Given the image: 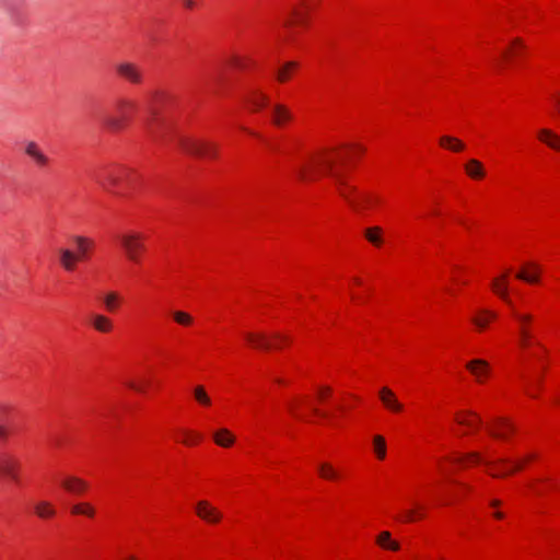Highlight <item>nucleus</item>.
<instances>
[{"label": "nucleus", "mask_w": 560, "mask_h": 560, "mask_svg": "<svg viewBox=\"0 0 560 560\" xmlns=\"http://www.w3.org/2000/svg\"><path fill=\"white\" fill-rule=\"evenodd\" d=\"M335 160L328 154H319L312 158L308 164L301 165L296 171L298 177L301 180H312L315 178L316 172H323L334 177L339 195L347 200L353 210L361 212L370 208L374 198L366 194H360L357 196L354 187L349 186L343 177L334 171Z\"/></svg>", "instance_id": "nucleus-1"}, {"label": "nucleus", "mask_w": 560, "mask_h": 560, "mask_svg": "<svg viewBox=\"0 0 560 560\" xmlns=\"http://www.w3.org/2000/svg\"><path fill=\"white\" fill-rule=\"evenodd\" d=\"M114 108L117 116L107 117L105 125L113 130H119L130 120L138 108V104L132 98L120 96L115 101Z\"/></svg>", "instance_id": "nucleus-2"}, {"label": "nucleus", "mask_w": 560, "mask_h": 560, "mask_svg": "<svg viewBox=\"0 0 560 560\" xmlns=\"http://www.w3.org/2000/svg\"><path fill=\"white\" fill-rule=\"evenodd\" d=\"M118 241L127 259L139 262L141 254L145 250L144 236L139 232L129 231L120 234Z\"/></svg>", "instance_id": "nucleus-3"}, {"label": "nucleus", "mask_w": 560, "mask_h": 560, "mask_svg": "<svg viewBox=\"0 0 560 560\" xmlns=\"http://www.w3.org/2000/svg\"><path fill=\"white\" fill-rule=\"evenodd\" d=\"M179 145L186 153L191 155L202 158H214L217 155L215 144L208 141L182 138L179 139Z\"/></svg>", "instance_id": "nucleus-4"}, {"label": "nucleus", "mask_w": 560, "mask_h": 560, "mask_svg": "<svg viewBox=\"0 0 560 560\" xmlns=\"http://www.w3.org/2000/svg\"><path fill=\"white\" fill-rule=\"evenodd\" d=\"M118 77L133 85L142 84L144 74L142 68L131 61H120L115 66Z\"/></svg>", "instance_id": "nucleus-5"}, {"label": "nucleus", "mask_w": 560, "mask_h": 560, "mask_svg": "<svg viewBox=\"0 0 560 560\" xmlns=\"http://www.w3.org/2000/svg\"><path fill=\"white\" fill-rule=\"evenodd\" d=\"M19 459L12 453H0V478L10 479L11 481L19 483Z\"/></svg>", "instance_id": "nucleus-6"}, {"label": "nucleus", "mask_w": 560, "mask_h": 560, "mask_svg": "<svg viewBox=\"0 0 560 560\" xmlns=\"http://www.w3.org/2000/svg\"><path fill=\"white\" fill-rule=\"evenodd\" d=\"M512 314L518 325L520 343L521 346L526 347L532 338L528 326L533 322V315L527 313H520L515 308L512 310Z\"/></svg>", "instance_id": "nucleus-7"}, {"label": "nucleus", "mask_w": 560, "mask_h": 560, "mask_svg": "<svg viewBox=\"0 0 560 560\" xmlns=\"http://www.w3.org/2000/svg\"><path fill=\"white\" fill-rule=\"evenodd\" d=\"M196 513L201 520L208 523H218L222 518V513L206 500L197 502Z\"/></svg>", "instance_id": "nucleus-8"}, {"label": "nucleus", "mask_w": 560, "mask_h": 560, "mask_svg": "<svg viewBox=\"0 0 560 560\" xmlns=\"http://www.w3.org/2000/svg\"><path fill=\"white\" fill-rule=\"evenodd\" d=\"M508 276L503 275L499 278H494L491 283V288L493 292L501 298L510 307L511 310L515 308L513 305L512 300L509 296V289H508Z\"/></svg>", "instance_id": "nucleus-9"}, {"label": "nucleus", "mask_w": 560, "mask_h": 560, "mask_svg": "<svg viewBox=\"0 0 560 560\" xmlns=\"http://www.w3.org/2000/svg\"><path fill=\"white\" fill-rule=\"evenodd\" d=\"M378 396L385 408L388 410L394 412H400L402 410V404L399 402L394 392L388 387L381 388Z\"/></svg>", "instance_id": "nucleus-10"}, {"label": "nucleus", "mask_w": 560, "mask_h": 560, "mask_svg": "<svg viewBox=\"0 0 560 560\" xmlns=\"http://www.w3.org/2000/svg\"><path fill=\"white\" fill-rule=\"evenodd\" d=\"M62 488L72 494H82L86 491L89 485L85 480L75 477L68 476L61 480Z\"/></svg>", "instance_id": "nucleus-11"}, {"label": "nucleus", "mask_w": 560, "mask_h": 560, "mask_svg": "<svg viewBox=\"0 0 560 560\" xmlns=\"http://www.w3.org/2000/svg\"><path fill=\"white\" fill-rule=\"evenodd\" d=\"M24 150L25 154L28 155L38 166H45L48 164V156L39 149L36 142H26Z\"/></svg>", "instance_id": "nucleus-12"}, {"label": "nucleus", "mask_w": 560, "mask_h": 560, "mask_svg": "<svg viewBox=\"0 0 560 560\" xmlns=\"http://www.w3.org/2000/svg\"><path fill=\"white\" fill-rule=\"evenodd\" d=\"M466 368L476 377L478 382H482V378L489 374L490 368L487 361L481 359H475L466 364Z\"/></svg>", "instance_id": "nucleus-13"}, {"label": "nucleus", "mask_w": 560, "mask_h": 560, "mask_svg": "<svg viewBox=\"0 0 560 560\" xmlns=\"http://www.w3.org/2000/svg\"><path fill=\"white\" fill-rule=\"evenodd\" d=\"M540 267L535 262H529L516 273V278L528 283H537L539 281Z\"/></svg>", "instance_id": "nucleus-14"}, {"label": "nucleus", "mask_w": 560, "mask_h": 560, "mask_svg": "<svg viewBox=\"0 0 560 560\" xmlns=\"http://www.w3.org/2000/svg\"><path fill=\"white\" fill-rule=\"evenodd\" d=\"M90 322L92 327L102 334L112 331L114 327L112 319L103 314H93Z\"/></svg>", "instance_id": "nucleus-15"}, {"label": "nucleus", "mask_w": 560, "mask_h": 560, "mask_svg": "<svg viewBox=\"0 0 560 560\" xmlns=\"http://www.w3.org/2000/svg\"><path fill=\"white\" fill-rule=\"evenodd\" d=\"M59 255H60V265L62 266V268L66 271H73L75 268L77 261L80 260V256L68 248H60Z\"/></svg>", "instance_id": "nucleus-16"}, {"label": "nucleus", "mask_w": 560, "mask_h": 560, "mask_svg": "<svg viewBox=\"0 0 560 560\" xmlns=\"http://www.w3.org/2000/svg\"><path fill=\"white\" fill-rule=\"evenodd\" d=\"M538 139L553 150L560 151V137L550 129L538 130Z\"/></svg>", "instance_id": "nucleus-17"}, {"label": "nucleus", "mask_w": 560, "mask_h": 560, "mask_svg": "<svg viewBox=\"0 0 560 560\" xmlns=\"http://www.w3.org/2000/svg\"><path fill=\"white\" fill-rule=\"evenodd\" d=\"M245 339L256 349H270L271 343L268 337L262 332H245Z\"/></svg>", "instance_id": "nucleus-18"}, {"label": "nucleus", "mask_w": 560, "mask_h": 560, "mask_svg": "<svg viewBox=\"0 0 560 560\" xmlns=\"http://www.w3.org/2000/svg\"><path fill=\"white\" fill-rule=\"evenodd\" d=\"M292 119L291 112L282 104H276L272 107V122L280 127L285 121H289Z\"/></svg>", "instance_id": "nucleus-19"}, {"label": "nucleus", "mask_w": 560, "mask_h": 560, "mask_svg": "<svg viewBox=\"0 0 560 560\" xmlns=\"http://www.w3.org/2000/svg\"><path fill=\"white\" fill-rule=\"evenodd\" d=\"M34 512L42 520L50 518L56 515L54 505L45 500H40L34 503Z\"/></svg>", "instance_id": "nucleus-20"}, {"label": "nucleus", "mask_w": 560, "mask_h": 560, "mask_svg": "<svg viewBox=\"0 0 560 560\" xmlns=\"http://www.w3.org/2000/svg\"><path fill=\"white\" fill-rule=\"evenodd\" d=\"M247 101L253 106L254 110H259L269 103V97L261 91L254 90L248 95Z\"/></svg>", "instance_id": "nucleus-21"}, {"label": "nucleus", "mask_w": 560, "mask_h": 560, "mask_svg": "<svg viewBox=\"0 0 560 560\" xmlns=\"http://www.w3.org/2000/svg\"><path fill=\"white\" fill-rule=\"evenodd\" d=\"M73 242L77 245L78 252L75 254L80 256V260L88 256L89 252L94 245L92 240L80 235L73 236Z\"/></svg>", "instance_id": "nucleus-22"}, {"label": "nucleus", "mask_w": 560, "mask_h": 560, "mask_svg": "<svg viewBox=\"0 0 560 560\" xmlns=\"http://www.w3.org/2000/svg\"><path fill=\"white\" fill-rule=\"evenodd\" d=\"M70 512L73 515H83L92 518L96 514V509L90 502H79L71 505Z\"/></svg>", "instance_id": "nucleus-23"}, {"label": "nucleus", "mask_w": 560, "mask_h": 560, "mask_svg": "<svg viewBox=\"0 0 560 560\" xmlns=\"http://www.w3.org/2000/svg\"><path fill=\"white\" fill-rule=\"evenodd\" d=\"M465 171L471 178L479 179L485 176V168L481 162L476 159H470L466 165Z\"/></svg>", "instance_id": "nucleus-24"}, {"label": "nucleus", "mask_w": 560, "mask_h": 560, "mask_svg": "<svg viewBox=\"0 0 560 560\" xmlns=\"http://www.w3.org/2000/svg\"><path fill=\"white\" fill-rule=\"evenodd\" d=\"M214 442L222 447H230L234 441V435L228 429H220L213 434Z\"/></svg>", "instance_id": "nucleus-25"}, {"label": "nucleus", "mask_w": 560, "mask_h": 560, "mask_svg": "<svg viewBox=\"0 0 560 560\" xmlns=\"http://www.w3.org/2000/svg\"><path fill=\"white\" fill-rule=\"evenodd\" d=\"M440 144L453 152H460L465 149V143L452 136H443L440 138Z\"/></svg>", "instance_id": "nucleus-26"}, {"label": "nucleus", "mask_w": 560, "mask_h": 560, "mask_svg": "<svg viewBox=\"0 0 560 560\" xmlns=\"http://www.w3.org/2000/svg\"><path fill=\"white\" fill-rule=\"evenodd\" d=\"M120 182V175L115 171H109L100 179V184L107 190H112Z\"/></svg>", "instance_id": "nucleus-27"}, {"label": "nucleus", "mask_w": 560, "mask_h": 560, "mask_svg": "<svg viewBox=\"0 0 560 560\" xmlns=\"http://www.w3.org/2000/svg\"><path fill=\"white\" fill-rule=\"evenodd\" d=\"M299 67L298 62L295 61H288L285 62L277 72V79L280 82H285L291 73Z\"/></svg>", "instance_id": "nucleus-28"}, {"label": "nucleus", "mask_w": 560, "mask_h": 560, "mask_svg": "<svg viewBox=\"0 0 560 560\" xmlns=\"http://www.w3.org/2000/svg\"><path fill=\"white\" fill-rule=\"evenodd\" d=\"M377 544L386 549L398 550L399 544L390 539V534L388 532H382L376 539Z\"/></svg>", "instance_id": "nucleus-29"}, {"label": "nucleus", "mask_w": 560, "mask_h": 560, "mask_svg": "<svg viewBox=\"0 0 560 560\" xmlns=\"http://www.w3.org/2000/svg\"><path fill=\"white\" fill-rule=\"evenodd\" d=\"M318 472L322 478L328 479V480H335L339 477L338 471L328 463L319 464Z\"/></svg>", "instance_id": "nucleus-30"}, {"label": "nucleus", "mask_w": 560, "mask_h": 560, "mask_svg": "<svg viewBox=\"0 0 560 560\" xmlns=\"http://www.w3.org/2000/svg\"><path fill=\"white\" fill-rule=\"evenodd\" d=\"M374 453L378 459H384L386 456V442L382 435L373 436Z\"/></svg>", "instance_id": "nucleus-31"}, {"label": "nucleus", "mask_w": 560, "mask_h": 560, "mask_svg": "<svg viewBox=\"0 0 560 560\" xmlns=\"http://www.w3.org/2000/svg\"><path fill=\"white\" fill-rule=\"evenodd\" d=\"M463 415L466 416V417H472L474 420H469V419H467L465 417H459L458 416V417H456V421L459 424H462V425L472 428V427L481 423L480 417L477 413H475V412H472L470 410L464 411Z\"/></svg>", "instance_id": "nucleus-32"}, {"label": "nucleus", "mask_w": 560, "mask_h": 560, "mask_svg": "<svg viewBox=\"0 0 560 560\" xmlns=\"http://www.w3.org/2000/svg\"><path fill=\"white\" fill-rule=\"evenodd\" d=\"M381 234H382V229L380 226L369 228L364 232L366 240L376 246H378L382 243Z\"/></svg>", "instance_id": "nucleus-33"}, {"label": "nucleus", "mask_w": 560, "mask_h": 560, "mask_svg": "<svg viewBox=\"0 0 560 560\" xmlns=\"http://www.w3.org/2000/svg\"><path fill=\"white\" fill-rule=\"evenodd\" d=\"M194 397L197 400V402H199L202 406L208 407L211 405V398L207 394L205 387L201 385H198L194 388Z\"/></svg>", "instance_id": "nucleus-34"}, {"label": "nucleus", "mask_w": 560, "mask_h": 560, "mask_svg": "<svg viewBox=\"0 0 560 560\" xmlns=\"http://www.w3.org/2000/svg\"><path fill=\"white\" fill-rule=\"evenodd\" d=\"M120 298L118 293L114 291L107 292L103 298V303L109 312H113L117 307Z\"/></svg>", "instance_id": "nucleus-35"}, {"label": "nucleus", "mask_w": 560, "mask_h": 560, "mask_svg": "<svg viewBox=\"0 0 560 560\" xmlns=\"http://www.w3.org/2000/svg\"><path fill=\"white\" fill-rule=\"evenodd\" d=\"M174 320L183 326H189L192 324V317L183 311H175L172 313Z\"/></svg>", "instance_id": "nucleus-36"}, {"label": "nucleus", "mask_w": 560, "mask_h": 560, "mask_svg": "<svg viewBox=\"0 0 560 560\" xmlns=\"http://www.w3.org/2000/svg\"><path fill=\"white\" fill-rule=\"evenodd\" d=\"M481 313H482V315H485L486 317L479 316V317H475V318H472V322H474V323H475V325H477L479 328H483V327H486V325H487V323H488V320H489V319H491V318H495V317H497L495 313H493V312H491V311H487V310H485V311H482Z\"/></svg>", "instance_id": "nucleus-37"}, {"label": "nucleus", "mask_w": 560, "mask_h": 560, "mask_svg": "<svg viewBox=\"0 0 560 560\" xmlns=\"http://www.w3.org/2000/svg\"><path fill=\"white\" fill-rule=\"evenodd\" d=\"M423 517V513L420 512V510H415V509H411V510H407L404 514V516L401 517V521L404 522H413L418 518H422Z\"/></svg>", "instance_id": "nucleus-38"}, {"label": "nucleus", "mask_w": 560, "mask_h": 560, "mask_svg": "<svg viewBox=\"0 0 560 560\" xmlns=\"http://www.w3.org/2000/svg\"><path fill=\"white\" fill-rule=\"evenodd\" d=\"M552 110L555 115H560V94L553 93L550 95Z\"/></svg>", "instance_id": "nucleus-39"}, {"label": "nucleus", "mask_w": 560, "mask_h": 560, "mask_svg": "<svg viewBox=\"0 0 560 560\" xmlns=\"http://www.w3.org/2000/svg\"><path fill=\"white\" fill-rule=\"evenodd\" d=\"M468 459H471L474 463H483L480 455L478 453H469L467 455ZM486 465H491V462H485Z\"/></svg>", "instance_id": "nucleus-40"}, {"label": "nucleus", "mask_w": 560, "mask_h": 560, "mask_svg": "<svg viewBox=\"0 0 560 560\" xmlns=\"http://www.w3.org/2000/svg\"><path fill=\"white\" fill-rule=\"evenodd\" d=\"M292 16L298 23L304 22V14L300 12L298 9L292 10Z\"/></svg>", "instance_id": "nucleus-41"}, {"label": "nucleus", "mask_w": 560, "mask_h": 560, "mask_svg": "<svg viewBox=\"0 0 560 560\" xmlns=\"http://www.w3.org/2000/svg\"><path fill=\"white\" fill-rule=\"evenodd\" d=\"M185 440L183 441L185 444H191L195 440H198L199 436L189 432H185Z\"/></svg>", "instance_id": "nucleus-42"}, {"label": "nucleus", "mask_w": 560, "mask_h": 560, "mask_svg": "<svg viewBox=\"0 0 560 560\" xmlns=\"http://www.w3.org/2000/svg\"><path fill=\"white\" fill-rule=\"evenodd\" d=\"M498 421H499V424H500V425H502V427L506 428L508 430H510V431H512V432H513V431H515L514 425H513V424H511V423H509L505 419H499Z\"/></svg>", "instance_id": "nucleus-43"}, {"label": "nucleus", "mask_w": 560, "mask_h": 560, "mask_svg": "<svg viewBox=\"0 0 560 560\" xmlns=\"http://www.w3.org/2000/svg\"><path fill=\"white\" fill-rule=\"evenodd\" d=\"M128 386L137 392H143L144 390V385H138L133 382H130L128 383Z\"/></svg>", "instance_id": "nucleus-44"}, {"label": "nucleus", "mask_w": 560, "mask_h": 560, "mask_svg": "<svg viewBox=\"0 0 560 560\" xmlns=\"http://www.w3.org/2000/svg\"><path fill=\"white\" fill-rule=\"evenodd\" d=\"M184 4L186 8L188 9H192L195 7V1L194 0H183Z\"/></svg>", "instance_id": "nucleus-45"}, {"label": "nucleus", "mask_w": 560, "mask_h": 560, "mask_svg": "<svg viewBox=\"0 0 560 560\" xmlns=\"http://www.w3.org/2000/svg\"><path fill=\"white\" fill-rule=\"evenodd\" d=\"M331 389L329 387H323L320 388L319 396L324 397L325 395L329 394Z\"/></svg>", "instance_id": "nucleus-46"}, {"label": "nucleus", "mask_w": 560, "mask_h": 560, "mask_svg": "<svg viewBox=\"0 0 560 560\" xmlns=\"http://www.w3.org/2000/svg\"><path fill=\"white\" fill-rule=\"evenodd\" d=\"M8 435V431L3 425H0V439H5Z\"/></svg>", "instance_id": "nucleus-47"}, {"label": "nucleus", "mask_w": 560, "mask_h": 560, "mask_svg": "<svg viewBox=\"0 0 560 560\" xmlns=\"http://www.w3.org/2000/svg\"><path fill=\"white\" fill-rule=\"evenodd\" d=\"M490 434L495 436V438H505V435L503 433L495 432L493 430H490Z\"/></svg>", "instance_id": "nucleus-48"}, {"label": "nucleus", "mask_w": 560, "mask_h": 560, "mask_svg": "<svg viewBox=\"0 0 560 560\" xmlns=\"http://www.w3.org/2000/svg\"><path fill=\"white\" fill-rule=\"evenodd\" d=\"M521 468H522V464H515L514 467L512 468L511 472L520 470Z\"/></svg>", "instance_id": "nucleus-49"}, {"label": "nucleus", "mask_w": 560, "mask_h": 560, "mask_svg": "<svg viewBox=\"0 0 560 560\" xmlns=\"http://www.w3.org/2000/svg\"><path fill=\"white\" fill-rule=\"evenodd\" d=\"M513 44H514V45H517V46H520V47H523L522 40H521L520 38H515V39L513 40Z\"/></svg>", "instance_id": "nucleus-50"}, {"label": "nucleus", "mask_w": 560, "mask_h": 560, "mask_svg": "<svg viewBox=\"0 0 560 560\" xmlns=\"http://www.w3.org/2000/svg\"><path fill=\"white\" fill-rule=\"evenodd\" d=\"M491 505L492 506H499L500 505V501L499 500H492L491 501Z\"/></svg>", "instance_id": "nucleus-51"}, {"label": "nucleus", "mask_w": 560, "mask_h": 560, "mask_svg": "<svg viewBox=\"0 0 560 560\" xmlns=\"http://www.w3.org/2000/svg\"><path fill=\"white\" fill-rule=\"evenodd\" d=\"M494 516H495L497 518H502V517H503V513H501V512H495V513H494Z\"/></svg>", "instance_id": "nucleus-52"}, {"label": "nucleus", "mask_w": 560, "mask_h": 560, "mask_svg": "<svg viewBox=\"0 0 560 560\" xmlns=\"http://www.w3.org/2000/svg\"><path fill=\"white\" fill-rule=\"evenodd\" d=\"M124 172H125L124 170H120V172H117V173H118V174L120 175V177H121V176H124Z\"/></svg>", "instance_id": "nucleus-53"}, {"label": "nucleus", "mask_w": 560, "mask_h": 560, "mask_svg": "<svg viewBox=\"0 0 560 560\" xmlns=\"http://www.w3.org/2000/svg\"><path fill=\"white\" fill-rule=\"evenodd\" d=\"M124 172H125L124 170H120V172H117V173H118V174L120 175V177H121V176H124Z\"/></svg>", "instance_id": "nucleus-54"}, {"label": "nucleus", "mask_w": 560, "mask_h": 560, "mask_svg": "<svg viewBox=\"0 0 560 560\" xmlns=\"http://www.w3.org/2000/svg\"><path fill=\"white\" fill-rule=\"evenodd\" d=\"M354 282L359 284V283H361V280L359 278H355Z\"/></svg>", "instance_id": "nucleus-55"}, {"label": "nucleus", "mask_w": 560, "mask_h": 560, "mask_svg": "<svg viewBox=\"0 0 560 560\" xmlns=\"http://www.w3.org/2000/svg\"><path fill=\"white\" fill-rule=\"evenodd\" d=\"M493 477H500V474H492Z\"/></svg>", "instance_id": "nucleus-56"}, {"label": "nucleus", "mask_w": 560, "mask_h": 560, "mask_svg": "<svg viewBox=\"0 0 560 560\" xmlns=\"http://www.w3.org/2000/svg\"><path fill=\"white\" fill-rule=\"evenodd\" d=\"M314 412H315V413H319V410H318V409H316V408H314Z\"/></svg>", "instance_id": "nucleus-57"}]
</instances>
